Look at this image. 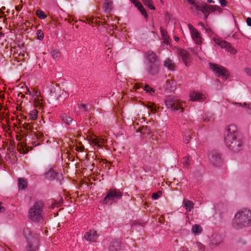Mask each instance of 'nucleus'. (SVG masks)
Returning a JSON list of instances; mask_svg holds the SVG:
<instances>
[{
	"mask_svg": "<svg viewBox=\"0 0 251 251\" xmlns=\"http://www.w3.org/2000/svg\"><path fill=\"white\" fill-rule=\"evenodd\" d=\"M209 65L210 69L215 72L218 77L227 78L229 76V73L225 67L212 63H209Z\"/></svg>",
	"mask_w": 251,
	"mask_h": 251,
	"instance_id": "1a4fd4ad",
	"label": "nucleus"
},
{
	"mask_svg": "<svg viewBox=\"0 0 251 251\" xmlns=\"http://www.w3.org/2000/svg\"><path fill=\"white\" fill-rule=\"evenodd\" d=\"M164 66L169 70L174 71L175 70V64L173 61L168 58L164 62Z\"/></svg>",
	"mask_w": 251,
	"mask_h": 251,
	"instance_id": "aec40b11",
	"label": "nucleus"
},
{
	"mask_svg": "<svg viewBox=\"0 0 251 251\" xmlns=\"http://www.w3.org/2000/svg\"><path fill=\"white\" fill-rule=\"evenodd\" d=\"M44 203L41 201L35 202L28 210L27 217L32 223H40L43 221Z\"/></svg>",
	"mask_w": 251,
	"mask_h": 251,
	"instance_id": "7ed1b4c3",
	"label": "nucleus"
},
{
	"mask_svg": "<svg viewBox=\"0 0 251 251\" xmlns=\"http://www.w3.org/2000/svg\"><path fill=\"white\" fill-rule=\"evenodd\" d=\"M124 245L120 239H117L109 244V251H120L124 249Z\"/></svg>",
	"mask_w": 251,
	"mask_h": 251,
	"instance_id": "2eb2a0df",
	"label": "nucleus"
},
{
	"mask_svg": "<svg viewBox=\"0 0 251 251\" xmlns=\"http://www.w3.org/2000/svg\"><path fill=\"white\" fill-rule=\"evenodd\" d=\"M208 158L214 166H219L222 163L221 154L216 151L210 152Z\"/></svg>",
	"mask_w": 251,
	"mask_h": 251,
	"instance_id": "f8f14e48",
	"label": "nucleus"
},
{
	"mask_svg": "<svg viewBox=\"0 0 251 251\" xmlns=\"http://www.w3.org/2000/svg\"><path fill=\"white\" fill-rule=\"evenodd\" d=\"M190 100L192 101H203L206 99L205 94L199 92L193 91L190 93Z\"/></svg>",
	"mask_w": 251,
	"mask_h": 251,
	"instance_id": "f3484780",
	"label": "nucleus"
},
{
	"mask_svg": "<svg viewBox=\"0 0 251 251\" xmlns=\"http://www.w3.org/2000/svg\"><path fill=\"white\" fill-rule=\"evenodd\" d=\"M84 238L87 241L89 242H95L98 238V235L95 230H90L86 232L84 235Z\"/></svg>",
	"mask_w": 251,
	"mask_h": 251,
	"instance_id": "dca6fc26",
	"label": "nucleus"
},
{
	"mask_svg": "<svg viewBox=\"0 0 251 251\" xmlns=\"http://www.w3.org/2000/svg\"><path fill=\"white\" fill-rule=\"evenodd\" d=\"M190 8L194 10L198 15L201 13L203 14L204 15V19L205 20L210 12L218 10L220 7L216 5H209L205 3H200L196 0L195 5L191 6Z\"/></svg>",
	"mask_w": 251,
	"mask_h": 251,
	"instance_id": "423d86ee",
	"label": "nucleus"
},
{
	"mask_svg": "<svg viewBox=\"0 0 251 251\" xmlns=\"http://www.w3.org/2000/svg\"><path fill=\"white\" fill-rule=\"evenodd\" d=\"M112 3L108 0L105 1L103 3V9L105 13H109L112 10Z\"/></svg>",
	"mask_w": 251,
	"mask_h": 251,
	"instance_id": "412c9836",
	"label": "nucleus"
},
{
	"mask_svg": "<svg viewBox=\"0 0 251 251\" xmlns=\"http://www.w3.org/2000/svg\"><path fill=\"white\" fill-rule=\"evenodd\" d=\"M45 177L50 180H54L60 182L63 179V175L61 173L55 172L53 168L49 166L45 173Z\"/></svg>",
	"mask_w": 251,
	"mask_h": 251,
	"instance_id": "9b49d317",
	"label": "nucleus"
},
{
	"mask_svg": "<svg viewBox=\"0 0 251 251\" xmlns=\"http://www.w3.org/2000/svg\"><path fill=\"white\" fill-rule=\"evenodd\" d=\"M224 139L225 144L229 149L234 152L240 151L242 142L237 138V129L235 125H230L226 127Z\"/></svg>",
	"mask_w": 251,
	"mask_h": 251,
	"instance_id": "f257e3e1",
	"label": "nucleus"
},
{
	"mask_svg": "<svg viewBox=\"0 0 251 251\" xmlns=\"http://www.w3.org/2000/svg\"><path fill=\"white\" fill-rule=\"evenodd\" d=\"M184 142L188 144L191 139L190 134L189 132L184 133L183 135Z\"/></svg>",
	"mask_w": 251,
	"mask_h": 251,
	"instance_id": "bb28decb",
	"label": "nucleus"
},
{
	"mask_svg": "<svg viewBox=\"0 0 251 251\" xmlns=\"http://www.w3.org/2000/svg\"><path fill=\"white\" fill-rule=\"evenodd\" d=\"M164 103L167 109L172 111L182 112L183 103L173 96H168L165 99Z\"/></svg>",
	"mask_w": 251,
	"mask_h": 251,
	"instance_id": "0eeeda50",
	"label": "nucleus"
},
{
	"mask_svg": "<svg viewBox=\"0 0 251 251\" xmlns=\"http://www.w3.org/2000/svg\"><path fill=\"white\" fill-rule=\"evenodd\" d=\"M246 23L248 26H251V18H247L246 19Z\"/></svg>",
	"mask_w": 251,
	"mask_h": 251,
	"instance_id": "37998d69",
	"label": "nucleus"
},
{
	"mask_svg": "<svg viewBox=\"0 0 251 251\" xmlns=\"http://www.w3.org/2000/svg\"><path fill=\"white\" fill-rule=\"evenodd\" d=\"M243 106L246 109V112L248 114L251 115V103H244Z\"/></svg>",
	"mask_w": 251,
	"mask_h": 251,
	"instance_id": "7c9ffc66",
	"label": "nucleus"
},
{
	"mask_svg": "<svg viewBox=\"0 0 251 251\" xmlns=\"http://www.w3.org/2000/svg\"><path fill=\"white\" fill-rule=\"evenodd\" d=\"M174 39L175 41L178 42L179 41V38L178 36H174Z\"/></svg>",
	"mask_w": 251,
	"mask_h": 251,
	"instance_id": "09e8293b",
	"label": "nucleus"
},
{
	"mask_svg": "<svg viewBox=\"0 0 251 251\" xmlns=\"http://www.w3.org/2000/svg\"><path fill=\"white\" fill-rule=\"evenodd\" d=\"M131 1L138 9L142 8V4L138 0H131Z\"/></svg>",
	"mask_w": 251,
	"mask_h": 251,
	"instance_id": "72a5a7b5",
	"label": "nucleus"
},
{
	"mask_svg": "<svg viewBox=\"0 0 251 251\" xmlns=\"http://www.w3.org/2000/svg\"><path fill=\"white\" fill-rule=\"evenodd\" d=\"M223 241V238L221 235L218 234H215L212 236V239L211 240V244L212 245H218Z\"/></svg>",
	"mask_w": 251,
	"mask_h": 251,
	"instance_id": "6ab92c4d",
	"label": "nucleus"
},
{
	"mask_svg": "<svg viewBox=\"0 0 251 251\" xmlns=\"http://www.w3.org/2000/svg\"><path fill=\"white\" fill-rule=\"evenodd\" d=\"M2 203L0 202V213L4 210V208L1 206Z\"/></svg>",
	"mask_w": 251,
	"mask_h": 251,
	"instance_id": "de8ad7c7",
	"label": "nucleus"
},
{
	"mask_svg": "<svg viewBox=\"0 0 251 251\" xmlns=\"http://www.w3.org/2000/svg\"><path fill=\"white\" fill-rule=\"evenodd\" d=\"M176 51L177 55L181 57V58L184 62L185 66H189V62L190 60V54L186 50L181 48H176Z\"/></svg>",
	"mask_w": 251,
	"mask_h": 251,
	"instance_id": "4468645a",
	"label": "nucleus"
},
{
	"mask_svg": "<svg viewBox=\"0 0 251 251\" xmlns=\"http://www.w3.org/2000/svg\"><path fill=\"white\" fill-rule=\"evenodd\" d=\"M61 120L67 125H70L73 122V120L70 117L66 114H63L61 115Z\"/></svg>",
	"mask_w": 251,
	"mask_h": 251,
	"instance_id": "5701e85b",
	"label": "nucleus"
},
{
	"mask_svg": "<svg viewBox=\"0 0 251 251\" xmlns=\"http://www.w3.org/2000/svg\"><path fill=\"white\" fill-rule=\"evenodd\" d=\"M151 0H143L144 4L148 6L150 9L152 10H154L155 9V7L151 3Z\"/></svg>",
	"mask_w": 251,
	"mask_h": 251,
	"instance_id": "c85d7f7f",
	"label": "nucleus"
},
{
	"mask_svg": "<svg viewBox=\"0 0 251 251\" xmlns=\"http://www.w3.org/2000/svg\"><path fill=\"white\" fill-rule=\"evenodd\" d=\"M144 90L149 92L151 94H152L154 92L153 89L151 88L149 85H146L145 86Z\"/></svg>",
	"mask_w": 251,
	"mask_h": 251,
	"instance_id": "58836bf2",
	"label": "nucleus"
},
{
	"mask_svg": "<svg viewBox=\"0 0 251 251\" xmlns=\"http://www.w3.org/2000/svg\"><path fill=\"white\" fill-rule=\"evenodd\" d=\"M161 195H162V192H161V191H159L156 193H153L152 195V198L153 200H157L159 197H160Z\"/></svg>",
	"mask_w": 251,
	"mask_h": 251,
	"instance_id": "c9c22d12",
	"label": "nucleus"
},
{
	"mask_svg": "<svg viewBox=\"0 0 251 251\" xmlns=\"http://www.w3.org/2000/svg\"><path fill=\"white\" fill-rule=\"evenodd\" d=\"M192 231L195 235H198L202 231V227L199 225H194L192 227Z\"/></svg>",
	"mask_w": 251,
	"mask_h": 251,
	"instance_id": "393cba45",
	"label": "nucleus"
},
{
	"mask_svg": "<svg viewBox=\"0 0 251 251\" xmlns=\"http://www.w3.org/2000/svg\"><path fill=\"white\" fill-rule=\"evenodd\" d=\"M233 226L237 229L251 226V210L243 208L239 210L232 219Z\"/></svg>",
	"mask_w": 251,
	"mask_h": 251,
	"instance_id": "f03ea898",
	"label": "nucleus"
},
{
	"mask_svg": "<svg viewBox=\"0 0 251 251\" xmlns=\"http://www.w3.org/2000/svg\"><path fill=\"white\" fill-rule=\"evenodd\" d=\"M245 72L246 73V74L251 76V69L249 68H246L245 69Z\"/></svg>",
	"mask_w": 251,
	"mask_h": 251,
	"instance_id": "79ce46f5",
	"label": "nucleus"
},
{
	"mask_svg": "<svg viewBox=\"0 0 251 251\" xmlns=\"http://www.w3.org/2000/svg\"><path fill=\"white\" fill-rule=\"evenodd\" d=\"M122 195V193L118 190L116 189H110L106 196L101 201V202L104 204L111 205L116 200L121 199Z\"/></svg>",
	"mask_w": 251,
	"mask_h": 251,
	"instance_id": "6e6552de",
	"label": "nucleus"
},
{
	"mask_svg": "<svg viewBox=\"0 0 251 251\" xmlns=\"http://www.w3.org/2000/svg\"><path fill=\"white\" fill-rule=\"evenodd\" d=\"M141 14L143 15L145 18L147 17L148 14L147 13L146 10L143 8V6H142V8H138V9Z\"/></svg>",
	"mask_w": 251,
	"mask_h": 251,
	"instance_id": "ea45409f",
	"label": "nucleus"
},
{
	"mask_svg": "<svg viewBox=\"0 0 251 251\" xmlns=\"http://www.w3.org/2000/svg\"><path fill=\"white\" fill-rule=\"evenodd\" d=\"M188 27L193 41L197 45H201L202 43V38L200 33L191 25L189 24Z\"/></svg>",
	"mask_w": 251,
	"mask_h": 251,
	"instance_id": "ddd939ff",
	"label": "nucleus"
},
{
	"mask_svg": "<svg viewBox=\"0 0 251 251\" xmlns=\"http://www.w3.org/2000/svg\"><path fill=\"white\" fill-rule=\"evenodd\" d=\"M189 4L192 6V5H195V0H186Z\"/></svg>",
	"mask_w": 251,
	"mask_h": 251,
	"instance_id": "c03bdc74",
	"label": "nucleus"
},
{
	"mask_svg": "<svg viewBox=\"0 0 251 251\" xmlns=\"http://www.w3.org/2000/svg\"><path fill=\"white\" fill-rule=\"evenodd\" d=\"M79 107L84 111H88L91 109V106L89 104H81Z\"/></svg>",
	"mask_w": 251,
	"mask_h": 251,
	"instance_id": "c756f323",
	"label": "nucleus"
},
{
	"mask_svg": "<svg viewBox=\"0 0 251 251\" xmlns=\"http://www.w3.org/2000/svg\"><path fill=\"white\" fill-rule=\"evenodd\" d=\"M190 50L193 53H195V54H198L199 51L201 50V48L197 46L194 48H191Z\"/></svg>",
	"mask_w": 251,
	"mask_h": 251,
	"instance_id": "4c0bfd02",
	"label": "nucleus"
},
{
	"mask_svg": "<svg viewBox=\"0 0 251 251\" xmlns=\"http://www.w3.org/2000/svg\"><path fill=\"white\" fill-rule=\"evenodd\" d=\"M23 234L26 240V251H37L39 249V240L36 234L32 233L28 228L24 229Z\"/></svg>",
	"mask_w": 251,
	"mask_h": 251,
	"instance_id": "39448f33",
	"label": "nucleus"
},
{
	"mask_svg": "<svg viewBox=\"0 0 251 251\" xmlns=\"http://www.w3.org/2000/svg\"><path fill=\"white\" fill-rule=\"evenodd\" d=\"M176 82L174 80H168L164 86L165 91L167 93L174 91L176 89Z\"/></svg>",
	"mask_w": 251,
	"mask_h": 251,
	"instance_id": "a211bd4d",
	"label": "nucleus"
},
{
	"mask_svg": "<svg viewBox=\"0 0 251 251\" xmlns=\"http://www.w3.org/2000/svg\"><path fill=\"white\" fill-rule=\"evenodd\" d=\"M162 40H163V42L164 44L167 45L170 44V38L169 37L163 38Z\"/></svg>",
	"mask_w": 251,
	"mask_h": 251,
	"instance_id": "a19ab883",
	"label": "nucleus"
},
{
	"mask_svg": "<svg viewBox=\"0 0 251 251\" xmlns=\"http://www.w3.org/2000/svg\"><path fill=\"white\" fill-rule=\"evenodd\" d=\"M237 105H238V106H242V105L241 103H236Z\"/></svg>",
	"mask_w": 251,
	"mask_h": 251,
	"instance_id": "3c124183",
	"label": "nucleus"
},
{
	"mask_svg": "<svg viewBox=\"0 0 251 251\" xmlns=\"http://www.w3.org/2000/svg\"><path fill=\"white\" fill-rule=\"evenodd\" d=\"M38 39L42 40L44 38V33L41 29H38L36 32Z\"/></svg>",
	"mask_w": 251,
	"mask_h": 251,
	"instance_id": "f704fd0d",
	"label": "nucleus"
},
{
	"mask_svg": "<svg viewBox=\"0 0 251 251\" xmlns=\"http://www.w3.org/2000/svg\"><path fill=\"white\" fill-rule=\"evenodd\" d=\"M199 25H201L202 27H204V24L202 23H200Z\"/></svg>",
	"mask_w": 251,
	"mask_h": 251,
	"instance_id": "8fccbe9b",
	"label": "nucleus"
},
{
	"mask_svg": "<svg viewBox=\"0 0 251 251\" xmlns=\"http://www.w3.org/2000/svg\"><path fill=\"white\" fill-rule=\"evenodd\" d=\"M184 207L185 209L189 211H191L194 207V203L190 201H183Z\"/></svg>",
	"mask_w": 251,
	"mask_h": 251,
	"instance_id": "b1692460",
	"label": "nucleus"
},
{
	"mask_svg": "<svg viewBox=\"0 0 251 251\" xmlns=\"http://www.w3.org/2000/svg\"><path fill=\"white\" fill-rule=\"evenodd\" d=\"M38 111L36 110H33L29 114V116L31 119L34 120L37 118Z\"/></svg>",
	"mask_w": 251,
	"mask_h": 251,
	"instance_id": "cd10ccee",
	"label": "nucleus"
},
{
	"mask_svg": "<svg viewBox=\"0 0 251 251\" xmlns=\"http://www.w3.org/2000/svg\"><path fill=\"white\" fill-rule=\"evenodd\" d=\"M208 1L210 3H213L214 2L213 0H209Z\"/></svg>",
	"mask_w": 251,
	"mask_h": 251,
	"instance_id": "603ef678",
	"label": "nucleus"
},
{
	"mask_svg": "<svg viewBox=\"0 0 251 251\" xmlns=\"http://www.w3.org/2000/svg\"><path fill=\"white\" fill-rule=\"evenodd\" d=\"M219 2L222 6H225L226 5V0H219Z\"/></svg>",
	"mask_w": 251,
	"mask_h": 251,
	"instance_id": "49530a36",
	"label": "nucleus"
},
{
	"mask_svg": "<svg viewBox=\"0 0 251 251\" xmlns=\"http://www.w3.org/2000/svg\"><path fill=\"white\" fill-rule=\"evenodd\" d=\"M18 187L19 189L24 190L27 187V182L24 178H19L18 179Z\"/></svg>",
	"mask_w": 251,
	"mask_h": 251,
	"instance_id": "4be33fe9",
	"label": "nucleus"
},
{
	"mask_svg": "<svg viewBox=\"0 0 251 251\" xmlns=\"http://www.w3.org/2000/svg\"><path fill=\"white\" fill-rule=\"evenodd\" d=\"M36 15L41 19H44L47 17V15L41 9H38L36 11Z\"/></svg>",
	"mask_w": 251,
	"mask_h": 251,
	"instance_id": "a878e982",
	"label": "nucleus"
},
{
	"mask_svg": "<svg viewBox=\"0 0 251 251\" xmlns=\"http://www.w3.org/2000/svg\"><path fill=\"white\" fill-rule=\"evenodd\" d=\"M208 114H209L210 118H212V116H213L212 114V113H208Z\"/></svg>",
	"mask_w": 251,
	"mask_h": 251,
	"instance_id": "864d4df0",
	"label": "nucleus"
},
{
	"mask_svg": "<svg viewBox=\"0 0 251 251\" xmlns=\"http://www.w3.org/2000/svg\"><path fill=\"white\" fill-rule=\"evenodd\" d=\"M196 245L197 246L198 249L201 251H205V247L204 245L199 242H197L196 243Z\"/></svg>",
	"mask_w": 251,
	"mask_h": 251,
	"instance_id": "473e14b6",
	"label": "nucleus"
},
{
	"mask_svg": "<svg viewBox=\"0 0 251 251\" xmlns=\"http://www.w3.org/2000/svg\"><path fill=\"white\" fill-rule=\"evenodd\" d=\"M213 41L221 48L225 49L226 51L231 54H235L236 53V50L231 45V44L226 41L221 40L218 37L214 36L213 38Z\"/></svg>",
	"mask_w": 251,
	"mask_h": 251,
	"instance_id": "9d476101",
	"label": "nucleus"
},
{
	"mask_svg": "<svg viewBox=\"0 0 251 251\" xmlns=\"http://www.w3.org/2000/svg\"><path fill=\"white\" fill-rule=\"evenodd\" d=\"M37 92H36V96H37Z\"/></svg>",
	"mask_w": 251,
	"mask_h": 251,
	"instance_id": "5fc2aeb1",
	"label": "nucleus"
},
{
	"mask_svg": "<svg viewBox=\"0 0 251 251\" xmlns=\"http://www.w3.org/2000/svg\"><path fill=\"white\" fill-rule=\"evenodd\" d=\"M184 161L183 164L184 165H188V158L187 157H185L183 158Z\"/></svg>",
	"mask_w": 251,
	"mask_h": 251,
	"instance_id": "a18cd8bd",
	"label": "nucleus"
},
{
	"mask_svg": "<svg viewBox=\"0 0 251 251\" xmlns=\"http://www.w3.org/2000/svg\"><path fill=\"white\" fill-rule=\"evenodd\" d=\"M160 32L162 39L168 37L167 31L162 27L160 28Z\"/></svg>",
	"mask_w": 251,
	"mask_h": 251,
	"instance_id": "e433bc0d",
	"label": "nucleus"
},
{
	"mask_svg": "<svg viewBox=\"0 0 251 251\" xmlns=\"http://www.w3.org/2000/svg\"><path fill=\"white\" fill-rule=\"evenodd\" d=\"M51 55L54 59H56L60 56V52L57 49H54L51 52Z\"/></svg>",
	"mask_w": 251,
	"mask_h": 251,
	"instance_id": "2f4dec72",
	"label": "nucleus"
},
{
	"mask_svg": "<svg viewBox=\"0 0 251 251\" xmlns=\"http://www.w3.org/2000/svg\"><path fill=\"white\" fill-rule=\"evenodd\" d=\"M144 63L146 69L149 74L153 75L158 73L159 64L158 58L152 51L150 50L145 53Z\"/></svg>",
	"mask_w": 251,
	"mask_h": 251,
	"instance_id": "20e7f679",
	"label": "nucleus"
}]
</instances>
